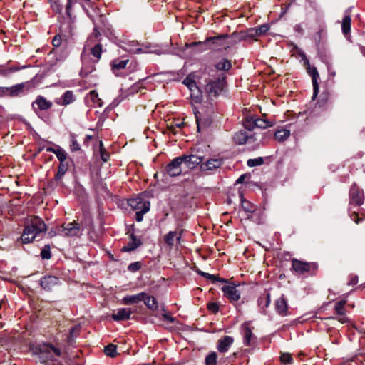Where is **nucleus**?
<instances>
[{"label": "nucleus", "mask_w": 365, "mask_h": 365, "mask_svg": "<svg viewBox=\"0 0 365 365\" xmlns=\"http://www.w3.org/2000/svg\"><path fill=\"white\" fill-rule=\"evenodd\" d=\"M246 178V175H242L239 177V178L237 180V183H242L245 180V179Z\"/></svg>", "instance_id": "e2e57ef3"}, {"label": "nucleus", "mask_w": 365, "mask_h": 365, "mask_svg": "<svg viewBox=\"0 0 365 365\" xmlns=\"http://www.w3.org/2000/svg\"><path fill=\"white\" fill-rule=\"evenodd\" d=\"M61 227L63 235L66 237H80L83 231L82 226L76 221L68 224H63Z\"/></svg>", "instance_id": "6e6552de"}, {"label": "nucleus", "mask_w": 365, "mask_h": 365, "mask_svg": "<svg viewBox=\"0 0 365 365\" xmlns=\"http://www.w3.org/2000/svg\"><path fill=\"white\" fill-rule=\"evenodd\" d=\"M52 105L51 101H48L42 96H38L32 103V108L36 112L37 110H47L52 107Z\"/></svg>", "instance_id": "f3484780"}, {"label": "nucleus", "mask_w": 365, "mask_h": 365, "mask_svg": "<svg viewBox=\"0 0 365 365\" xmlns=\"http://www.w3.org/2000/svg\"><path fill=\"white\" fill-rule=\"evenodd\" d=\"M145 296V292H140L135 295H128L123 298L122 302L124 304H137L143 301Z\"/></svg>", "instance_id": "bb28decb"}, {"label": "nucleus", "mask_w": 365, "mask_h": 365, "mask_svg": "<svg viewBox=\"0 0 365 365\" xmlns=\"http://www.w3.org/2000/svg\"><path fill=\"white\" fill-rule=\"evenodd\" d=\"M242 334L244 336V344L245 346H250L252 341L255 339V336L252 334V329L250 327L249 322H245L242 324Z\"/></svg>", "instance_id": "4be33fe9"}, {"label": "nucleus", "mask_w": 365, "mask_h": 365, "mask_svg": "<svg viewBox=\"0 0 365 365\" xmlns=\"http://www.w3.org/2000/svg\"><path fill=\"white\" fill-rule=\"evenodd\" d=\"M24 83H19L11 87H1L0 86V96H9L11 97L18 96L23 92Z\"/></svg>", "instance_id": "2eb2a0df"}, {"label": "nucleus", "mask_w": 365, "mask_h": 365, "mask_svg": "<svg viewBox=\"0 0 365 365\" xmlns=\"http://www.w3.org/2000/svg\"><path fill=\"white\" fill-rule=\"evenodd\" d=\"M89 96L94 104H96L99 107L103 105L102 100L99 98L98 93L96 91L92 90L89 92Z\"/></svg>", "instance_id": "ea45409f"}, {"label": "nucleus", "mask_w": 365, "mask_h": 365, "mask_svg": "<svg viewBox=\"0 0 365 365\" xmlns=\"http://www.w3.org/2000/svg\"><path fill=\"white\" fill-rule=\"evenodd\" d=\"M183 230L180 231H170L163 237L164 242L171 249L177 244H180Z\"/></svg>", "instance_id": "f8f14e48"}, {"label": "nucleus", "mask_w": 365, "mask_h": 365, "mask_svg": "<svg viewBox=\"0 0 365 365\" xmlns=\"http://www.w3.org/2000/svg\"><path fill=\"white\" fill-rule=\"evenodd\" d=\"M225 78V76L221 74L207 83L205 89L209 96L215 97L222 91L226 83Z\"/></svg>", "instance_id": "423d86ee"}, {"label": "nucleus", "mask_w": 365, "mask_h": 365, "mask_svg": "<svg viewBox=\"0 0 365 365\" xmlns=\"http://www.w3.org/2000/svg\"><path fill=\"white\" fill-rule=\"evenodd\" d=\"M358 283V277L352 276L348 282L349 285H355Z\"/></svg>", "instance_id": "052dcab7"}, {"label": "nucleus", "mask_w": 365, "mask_h": 365, "mask_svg": "<svg viewBox=\"0 0 365 365\" xmlns=\"http://www.w3.org/2000/svg\"><path fill=\"white\" fill-rule=\"evenodd\" d=\"M270 301V294L264 292L258 298L257 304L261 309L264 310L269 305Z\"/></svg>", "instance_id": "c85d7f7f"}, {"label": "nucleus", "mask_w": 365, "mask_h": 365, "mask_svg": "<svg viewBox=\"0 0 365 365\" xmlns=\"http://www.w3.org/2000/svg\"><path fill=\"white\" fill-rule=\"evenodd\" d=\"M80 325H76L71 329L69 335L68 336V341L69 343H72L74 339L78 335L80 332Z\"/></svg>", "instance_id": "a19ab883"}, {"label": "nucleus", "mask_w": 365, "mask_h": 365, "mask_svg": "<svg viewBox=\"0 0 365 365\" xmlns=\"http://www.w3.org/2000/svg\"><path fill=\"white\" fill-rule=\"evenodd\" d=\"M197 272H198L199 274H200L201 276L204 277L205 278L211 279L212 281H219V282H227L224 279L217 277H215L213 274H210L209 273L204 272L202 271H198Z\"/></svg>", "instance_id": "a18cd8bd"}, {"label": "nucleus", "mask_w": 365, "mask_h": 365, "mask_svg": "<svg viewBox=\"0 0 365 365\" xmlns=\"http://www.w3.org/2000/svg\"><path fill=\"white\" fill-rule=\"evenodd\" d=\"M255 123H255L256 128L264 129V128L272 126V123L269 121L266 120L265 119L255 118Z\"/></svg>", "instance_id": "58836bf2"}, {"label": "nucleus", "mask_w": 365, "mask_h": 365, "mask_svg": "<svg viewBox=\"0 0 365 365\" xmlns=\"http://www.w3.org/2000/svg\"><path fill=\"white\" fill-rule=\"evenodd\" d=\"M224 296L227 298L230 302H238L241 297V292L234 284L225 285L222 287Z\"/></svg>", "instance_id": "9b49d317"}, {"label": "nucleus", "mask_w": 365, "mask_h": 365, "mask_svg": "<svg viewBox=\"0 0 365 365\" xmlns=\"http://www.w3.org/2000/svg\"><path fill=\"white\" fill-rule=\"evenodd\" d=\"M183 83L189 88V90L197 86L195 81L190 76H187L184 79Z\"/></svg>", "instance_id": "864d4df0"}, {"label": "nucleus", "mask_w": 365, "mask_h": 365, "mask_svg": "<svg viewBox=\"0 0 365 365\" xmlns=\"http://www.w3.org/2000/svg\"><path fill=\"white\" fill-rule=\"evenodd\" d=\"M72 150H78L80 149L79 144L76 142V140L73 141V144L71 145Z\"/></svg>", "instance_id": "680f3d73"}, {"label": "nucleus", "mask_w": 365, "mask_h": 365, "mask_svg": "<svg viewBox=\"0 0 365 365\" xmlns=\"http://www.w3.org/2000/svg\"><path fill=\"white\" fill-rule=\"evenodd\" d=\"M242 207L245 212L249 213H253L255 211V206L247 200L242 201Z\"/></svg>", "instance_id": "37998d69"}, {"label": "nucleus", "mask_w": 365, "mask_h": 365, "mask_svg": "<svg viewBox=\"0 0 365 365\" xmlns=\"http://www.w3.org/2000/svg\"><path fill=\"white\" fill-rule=\"evenodd\" d=\"M141 268V263L140 262H135L130 264L128 267V269L130 272H135Z\"/></svg>", "instance_id": "5fc2aeb1"}, {"label": "nucleus", "mask_w": 365, "mask_h": 365, "mask_svg": "<svg viewBox=\"0 0 365 365\" xmlns=\"http://www.w3.org/2000/svg\"><path fill=\"white\" fill-rule=\"evenodd\" d=\"M142 245L141 240L138 239L137 237L132 233L130 235V240L127 245L124 246L122 248V251L123 252H130L135 250L136 248L140 247Z\"/></svg>", "instance_id": "a878e982"}, {"label": "nucleus", "mask_w": 365, "mask_h": 365, "mask_svg": "<svg viewBox=\"0 0 365 365\" xmlns=\"http://www.w3.org/2000/svg\"><path fill=\"white\" fill-rule=\"evenodd\" d=\"M275 308L279 314L287 316L288 314V305L283 297H279L275 302Z\"/></svg>", "instance_id": "393cba45"}, {"label": "nucleus", "mask_w": 365, "mask_h": 365, "mask_svg": "<svg viewBox=\"0 0 365 365\" xmlns=\"http://www.w3.org/2000/svg\"><path fill=\"white\" fill-rule=\"evenodd\" d=\"M182 159L180 156L174 158L166 165L165 169V173L170 177L180 175L182 173Z\"/></svg>", "instance_id": "1a4fd4ad"}, {"label": "nucleus", "mask_w": 365, "mask_h": 365, "mask_svg": "<svg viewBox=\"0 0 365 365\" xmlns=\"http://www.w3.org/2000/svg\"><path fill=\"white\" fill-rule=\"evenodd\" d=\"M123 48L131 53H140L143 51L142 48L139 47V43L135 41L125 43Z\"/></svg>", "instance_id": "cd10ccee"}, {"label": "nucleus", "mask_w": 365, "mask_h": 365, "mask_svg": "<svg viewBox=\"0 0 365 365\" xmlns=\"http://www.w3.org/2000/svg\"><path fill=\"white\" fill-rule=\"evenodd\" d=\"M264 163V159L262 157H259L255 159H249L247 160V165L249 167H254L257 165H261Z\"/></svg>", "instance_id": "8fccbe9b"}, {"label": "nucleus", "mask_w": 365, "mask_h": 365, "mask_svg": "<svg viewBox=\"0 0 365 365\" xmlns=\"http://www.w3.org/2000/svg\"><path fill=\"white\" fill-rule=\"evenodd\" d=\"M307 63L309 62L307 61ZM308 73L312 77V85H313V96L312 99H314L317 96L319 93V83H318V79L319 78V73L315 67H311L309 64H308V66L307 68Z\"/></svg>", "instance_id": "a211bd4d"}, {"label": "nucleus", "mask_w": 365, "mask_h": 365, "mask_svg": "<svg viewBox=\"0 0 365 365\" xmlns=\"http://www.w3.org/2000/svg\"><path fill=\"white\" fill-rule=\"evenodd\" d=\"M128 60L113 61L112 63V68L113 70H120L125 68Z\"/></svg>", "instance_id": "79ce46f5"}, {"label": "nucleus", "mask_w": 365, "mask_h": 365, "mask_svg": "<svg viewBox=\"0 0 365 365\" xmlns=\"http://www.w3.org/2000/svg\"><path fill=\"white\" fill-rule=\"evenodd\" d=\"M346 304V300L343 299L337 302L334 306V312L337 314L338 317L336 319L342 323H346L349 322V318L346 315V309L345 305Z\"/></svg>", "instance_id": "dca6fc26"}, {"label": "nucleus", "mask_w": 365, "mask_h": 365, "mask_svg": "<svg viewBox=\"0 0 365 365\" xmlns=\"http://www.w3.org/2000/svg\"><path fill=\"white\" fill-rule=\"evenodd\" d=\"M56 155L59 160L60 163H65L67 158V154L63 149L60 147L56 148Z\"/></svg>", "instance_id": "09e8293b"}, {"label": "nucleus", "mask_w": 365, "mask_h": 365, "mask_svg": "<svg viewBox=\"0 0 365 365\" xmlns=\"http://www.w3.org/2000/svg\"><path fill=\"white\" fill-rule=\"evenodd\" d=\"M231 67V61L225 58L222 59L215 65V68L218 71H228Z\"/></svg>", "instance_id": "c9c22d12"}, {"label": "nucleus", "mask_w": 365, "mask_h": 365, "mask_svg": "<svg viewBox=\"0 0 365 365\" xmlns=\"http://www.w3.org/2000/svg\"><path fill=\"white\" fill-rule=\"evenodd\" d=\"M34 352L43 363L49 361H54L55 356H60L61 354V351L58 348L49 344H39L35 348Z\"/></svg>", "instance_id": "7ed1b4c3"}, {"label": "nucleus", "mask_w": 365, "mask_h": 365, "mask_svg": "<svg viewBox=\"0 0 365 365\" xmlns=\"http://www.w3.org/2000/svg\"><path fill=\"white\" fill-rule=\"evenodd\" d=\"M51 247L49 245H46L42 250H41V256L43 259H50L51 257Z\"/></svg>", "instance_id": "3c124183"}, {"label": "nucleus", "mask_w": 365, "mask_h": 365, "mask_svg": "<svg viewBox=\"0 0 365 365\" xmlns=\"http://www.w3.org/2000/svg\"><path fill=\"white\" fill-rule=\"evenodd\" d=\"M93 34L95 36L96 38H98L101 36V33L96 29H94Z\"/></svg>", "instance_id": "0e129e2a"}, {"label": "nucleus", "mask_w": 365, "mask_h": 365, "mask_svg": "<svg viewBox=\"0 0 365 365\" xmlns=\"http://www.w3.org/2000/svg\"><path fill=\"white\" fill-rule=\"evenodd\" d=\"M292 267L297 274H304L306 273L314 274L318 268L317 264L314 262H305L297 259L292 260Z\"/></svg>", "instance_id": "39448f33"}, {"label": "nucleus", "mask_w": 365, "mask_h": 365, "mask_svg": "<svg viewBox=\"0 0 365 365\" xmlns=\"http://www.w3.org/2000/svg\"><path fill=\"white\" fill-rule=\"evenodd\" d=\"M181 159H182V163L187 165V167L190 169H193L197 167L198 165H201L205 156L200 154L199 151L195 154H190L189 155H182L180 156Z\"/></svg>", "instance_id": "9d476101"}, {"label": "nucleus", "mask_w": 365, "mask_h": 365, "mask_svg": "<svg viewBox=\"0 0 365 365\" xmlns=\"http://www.w3.org/2000/svg\"><path fill=\"white\" fill-rule=\"evenodd\" d=\"M76 100L75 96L72 91H66L60 98L55 100L56 103L62 106H67L74 102Z\"/></svg>", "instance_id": "b1692460"}, {"label": "nucleus", "mask_w": 365, "mask_h": 365, "mask_svg": "<svg viewBox=\"0 0 365 365\" xmlns=\"http://www.w3.org/2000/svg\"><path fill=\"white\" fill-rule=\"evenodd\" d=\"M46 225L44 222L37 216H33L27 220L24 232L19 240L23 244H28L35 239L41 237L46 232Z\"/></svg>", "instance_id": "f257e3e1"}, {"label": "nucleus", "mask_w": 365, "mask_h": 365, "mask_svg": "<svg viewBox=\"0 0 365 365\" xmlns=\"http://www.w3.org/2000/svg\"><path fill=\"white\" fill-rule=\"evenodd\" d=\"M128 204L133 210L136 211L135 220L138 222L143 220V215L150 210V202L139 197L129 199Z\"/></svg>", "instance_id": "20e7f679"}, {"label": "nucleus", "mask_w": 365, "mask_h": 365, "mask_svg": "<svg viewBox=\"0 0 365 365\" xmlns=\"http://www.w3.org/2000/svg\"><path fill=\"white\" fill-rule=\"evenodd\" d=\"M61 284L59 278L53 275H46L40 280L41 287L46 291H51L55 287Z\"/></svg>", "instance_id": "ddd939ff"}, {"label": "nucleus", "mask_w": 365, "mask_h": 365, "mask_svg": "<svg viewBox=\"0 0 365 365\" xmlns=\"http://www.w3.org/2000/svg\"><path fill=\"white\" fill-rule=\"evenodd\" d=\"M81 61L82 68L80 73L82 76H86L95 70V63L96 62L89 59L84 51L81 54Z\"/></svg>", "instance_id": "4468645a"}, {"label": "nucleus", "mask_w": 365, "mask_h": 365, "mask_svg": "<svg viewBox=\"0 0 365 365\" xmlns=\"http://www.w3.org/2000/svg\"><path fill=\"white\" fill-rule=\"evenodd\" d=\"M68 168V165L67 163H60V165L58 168L57 173L55 175L56 180H61L65 173L67 172Z\"/></svg>", "instance_id": "e433bc0d"}, {"label": "nucleus", "mask_w": 365, "mask_h": 365, "mask_svg": "<svg viewBox=\"0 0 365 365\" xmlns=\"http://www.w3.org/2000/svg\"><path fill=\"white\" fill-rule=\"evenodd\" d=\"M145 306L151 310H157L158 308V303L154 297L148 296L145 293V298L143 299Z\"/></svg>", "instance_id": "c756f323"}, {"label": "nucleus", "mask_w": 365, "mask_h": 365, "mask_svg": "<svg viewBox=\"0 0 365 365\" xmlns=\"http://www.w3.org/2000/svg\"><path fill=\"white\" fill-rule=\"evenodd\" d=\"M255 120L253 118H246V120L244 122V127L246 130L251 131L255 128H256L255 123Z\"/></svg>", "instance_id": "603ef678"}, {"label": "nucleus", "mask_w": 365, "mask_h": 365, "mask_svg": "<svg viewBox=\"0 0 365 365\" xmlns=\"http://www.w3.org/2000/svg\"><path fill=\"white\" fill-rule=\"evenodd\" d=\"M248 36L250 37H257L259 36L258 34L257 30L256 28L250 29L248 30Z\"/></svg>", "instance_id": "bf43d9fd"}, {"label": "nucleus", "mask_w": 365, "mask_h": 365, "mask_svg": "<svg viewBox=\"0 0 365 365\" xmlns=\"http://www.w3.org/2000/svg\"><path fill=\"white\" fill-rule=\"evenodd\" d=\"M146 78L141 79L132 85L128 90L129 94L133 95L140 92L143 89L145 88V81Z\"/></svg>", "instance_id": "7c9ffc66"}, {"label": "nucleus", "mask_w": 365, "mask_h": 365, "mask_svg": "<svg viewBox=\"0 0 365 365\" xmlns=\"http://www.w3.org/2000/svg\"><path fill=\"white\" fill-rule=\"evenodd\" d=\"M207 309L212 313H217L219 311V305L216 302H209L207 304Z\"/></svg>", "instance_id": "6e6d98bb"}, {"label": "nucleus", "mask_w": 365, "mask_h": 365, "mask_svg": "<svg viewBox=\"0 0 365 365\" xmlns=\"http://www.w3.org/2000/svg\"><path fill=\"white\" fill-rule=\"evenodd\" d=\"M62 38L60 35H56L53 37L52 43L53 46L58 47L61 44Z\"/></svg>", "instance_id": "13d9d810"}, {"label": "nucleus", "mask_w": 365, "mask_h": 365, "mask_svg": "<svg viewBox=\"0 0 365 365\" xmlns=\"http://www.w3.org/2000/svg\"><path fill=\"white\" fill-rule=\"evenodd\" d=\"M351 16L350 15H345L343 18L342 23H341V29L343 34L344 35H347L350 33L351 31Z\"/></svg>", "instance_id": "72a5a7b5"}, {"label": "nucleus", "mask_w": 365, "mask_h": 365, "mask_svg": "<svg viewBox=\"0 0 365 365\" xmlns=\"http://www.w3.org/2000/svg\"><path fill=\"white\" fill-rule=\"evenodd\" d=\"M223 160L222 158H212L207 160L205 163H201L200 169L202 171H212L222 165Z\"/></svg>", "instance_id": "aec40b11"}, {"label": "nucleus", "mask_w": 365, "mask_h": 365, "mask_svg": "<svg viewBox=\"0 0 365 365\" xmlns=\"http://www.w3.org/2000/svg\"><path fill=\"white\" fill-rule=\"evenodd\" d=\"M46 151L48 152H51V153H53L56 154V148H51V147H48L46 148Z\"/></svg>", "instance_id": "69168bd1"}, {"label": "nucleus", "mask_w": 365, "mask_h": 365, "mask_svg": "<svg viewBox=\"0 0 365 365\" xmlns=\"http://www.w3.org/2000/svg\"><path fill=\"white\" fill-rule=\"evenodd\" d=\"M99 148H100V153H101V159L104 162L108 161L109 160V158H110V154L106 150V148L103 147V144L102 141H100Z\"/></svg>", "instance_id": "c03bdc74"}, {"label": "nucleus", "mask_w": 365, "mask_h": 365, "mask_svg": "<svg viewBox=\"0 0 365 365\" xmlns=\"http://www.w3.org/2000/svg\"><path fill=\"white\" fill-rule=\"evenodd\" d=\"M196 121H197V130H198V131H200V120H199V118L197 115H196Z\"/></svg>", "instance_id": "338daca9"}, {"label": "nucleus", "mask_w": 365, "mask_h": 365, "mask_svg": "<svg viewBox=\"0 0 365 365\" xmlns=\"http://www.w3.org/2000/svg\"><path fill=\"white\" fill-rule=\"evenodd\" d=\"M190 91V98L192 99V102L199 103L202 101V94L197 86L194 88H191Z\"/></svg>", "instance_id": "2f4dec72"}, {"label": "nucleus", "mask_w": 365, "mask_h": 365, "mask_svg": "<svg viewBox=\"0 0 365 365\" xmlns=\"http://www.w3.org/2000/svg\"><path fill=\"white\" fill-rule=\"evenodd\" d=\"M133 312L129 308H120L116 313L112 314V318L115 321H124L130 318Z\"/></svg>", "instance_id": "5701e85b"}, {"label": "nucleus", "mask_w": 365, "mask_h": 365, "mask_svg": "<svg viewBox=\"0 0 365 365\" xmlns=\"http://www.w3.org/2000/svg\"><path fill=\"white\" fill-rule=\"evenodd\" d=\"M290 135V131L286 129L278 130L274 133V138L279 142H283Z\"/></svg>", "instance_id": "f704fd0d"}, {"label": "nucleus", "mask_w": 365, "mask_h": 365, "mask_svg": "<svg viewBox=\"0 0 365 365\" xmlns=\"http://www.w3.org/2000/svg\"><path fill=\"white\" fill-rule=\"evenodd\" d=\"M217 363V354L215 352H212L209 355H207L205 358V364L206 365H216Z\"/></svg>", "instance_id": "49530a36"}, {"label": "nucleus", "mask_w": 365, "mask_h": 365, "mask_svg": "<svg viewBox=\"0 0 365 365\" xmlns=\"http://www.w3.org/2000/svg\"><path fill=\"white\" fill-rule=\"evenodd\" d=\"M103 52V46L101 43L96 44L91 49V54L95 58L94 62H98L101 58V53Z\"/></svg>", "instance_id": "473e14b6"}, {"label": "nucleus", "mask_w": 365, "mask_h": 365, "mask_svg": "<svg viewBox=\"0 0 365 365\" xmlns=\"http://www.w3.org/2000/svg\"><path fill=\"white\" fill-rule=\"evenodd\" d=\"M269 29V26L267 24H262L259 27L256 28L257 30L258 34L259 36L262 34H264Z\"/></svg>", "instance_id": "4d7b16f0"}, {"label": "nucleus", "mask_w": 365, "mask_h": 365, "mask_svg": "<svg viewBox=\"0 0 365 365\" xmlns=\"http://www.w3.org/2000/svg\"><path fill=\"white\" fill-rule=\"evenodd\" d=\"M227 35H220L213 37H209L207 38L206 40L202 41H198V42H193L189 45V46H205V48H202L201 51H205L207 48L210 49H215L219 46H222V40L226 38Z\"/></svg>", "instance_id": "0eeeda50"}, {"label": "nucleus", "mask_w": 365, "mask_h": 365, "mask_svg": "<svg viewBox=\"0 0 365 365\" xmlns=\"http://www.w3.org/2000/svg\"><path fill=\"white\" fill-rule=\"evenodd\" d=\"M165 318L167 320L170 321V322H173V321H174L173 318V317H170V316H168V315H165Z\"/></svg>", "instance_id": "774afa93"}, {"label": "nucleus", "mask_w": 365, "mask_h": 365, "mask_svg": "<svg viewBox=\"0 0 365 365\" xmlns=\"http://www.w3.org/2000/svg\"><path fill=\"white\" fill-rule=\"evenodd\" d=\"M364 195L363 190L359 188L354 184L349 191V207L348 212L350 218L356 223L359 224L365 218V214L361 213V217L356 210H353V206H360L364 203Z\"/></svg>", "instance_id": "f03ea898"}, {"label": "nucleus", "mask_w": 365, "mask_h": 365, "mask_svg": "<svg viewBox=\"0 0 365 365\" xmlns=\"http://www.w3.org/2000/svg\"><path fill=\"white\" fill-rule=\"evenodd\" d=\"M279 360L283 365H290L294 362L292 354L288 352H282L280 354Z\"/></svg>", "instance_id": "4c0bfd02"}, {"label": "nucleus", "mask_w": 365, "mask_h": 365, "mask_svg": "<svg viewBox=\"0 0 365 365\" xmlns=\"http://www.w3.org/2000/svg\"><path fill=\"white\" fill-rule=\"evenodd\" d=\"M104 351L107 356L114 357L116 354V346L110 344L105 347Z\"/></svg>", "instance_id": "de8ad7c7"}, {"label": "nucleus", "mask_w": 365, "mask_h": 365, "mask_svg": "<svg viewBox=\"0 0 365 365\" xmlns=\"http://www.w3.org/2000/svg\"><path fill=\"white\" fill-rule=\"evenodd\" d=\"M233 140L237 145H243L247 142L255 140L252 135H249L245 130H241L236 132L233 136Z\"/></svg>", "instance_id": "6ab92c4d"}, {"label": "nucleus", "mask_w": 365, "mask_h": 365, "mask_svg": "<svg viewBox=\"0 0 365 365\" xmlns=\"http://www.w3.org/2000/svg\"><path fill=\"white\" fill-rule=\"evenodd\" d=\"M234 342V339L230 336H224L217 341V349L220 353H225L228 351Z\"/></svg>", "instance_id": "412c9836"}]
</instances>
